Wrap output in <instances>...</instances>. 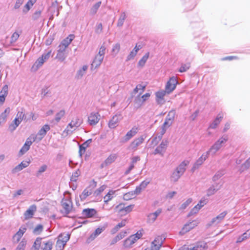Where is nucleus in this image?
Wrapping results in <instances>:
<instances>
[{
	"mask_svg": "<svg viewBox=\"0 0 250 250\" xmlns=\"http://www.w3.org/2000/svg\"><path fill=\"white\" fill-rule=\"evenodd\" d=\"M189 162L184 161L172 172L170 176V180L176 182L178 181L186 170V167L188 165Z\"/></svg>",
	"mask_w": 250,
	"mask_h": 250,
	"instance_id": "f257e3e1",
	"label": "nucleus"
},
{
	"mask_svg": "<svg viewBox=\"0 0 250 250\" xmlns=\"http://www.w3.org/2000/svg\"><path fill=\"white\" fill-rule=\"evenodd\" d=\"M228 140V137L227 135H224L219 138L215 143L210 147L209 150L207 151L208 155H211L214 156L216 153L222 147L223 145L225 144Z\"/></svg>",
	"mask_w": 250,
	"mask_h": 250,
	"instance_id": "f03ea898",
	"label": "nucleus"
},
{
	"mask_svg": "<svg viewBox=\"0 0 250 250\" xmlns=\"http://www.w3.org/2000/svg\"><path fill=\"white\" fill-rule=\"evenodd\" d=\"M82 123L83 120L78 117L73 119L63 131V135L67 136L71 134Z\"/></svg>",
	"mask_w": 250,
	"mask_h": 250,
	"instance_id": "7ed1b4c3",
	"label": "nucleus"
},
{
	"mask_svg": "<svg viewBox=\"0 0 250 250\" xmlns=\"http://www.w3.org/2000/svg\"><path fill=\"white\" fill-rule=\"evenodd\" d=\"M42 238L38 237L34 242L33 247L36 250H39L41 246L42 250H51L52 249L53 243L51 241H42Z\"/></svg>",
	"mask_w": 250,
	"mask_h": 250,
	"instance_id": "20e7f679",
	"label": "nucleus"
},
{
	"mask_svg": "<svg viewBox=\"0 0 250 250\" xmlns=\"http://www.w3.org/2000/svg\"><path fill=\"white\" fill-rule=\"evenodd\" d=\"M208 247L206 243L200 242L197 243L194 247L185 245L180 250H207Z\"/></svg>",
	"mask_w": 250,
	"mask_h": 250,
	"instance_id": "39448f33",
	"label": "nucleus"
},
{
	"mask_svg": "<svg viewBox=\"0 0 250 250\" xmlns=\"http://www.w3.org/2000/svg\"><path fill=\"white\" fill-rule=\"evenodd\" d=\"M168 144V141L167 139L163 140L161 144L155 148L153 154L154 155L159 154L163 156L165 153Z\"/></svg>",
	"mask_w": 250,
	"mask_h": 250,
	"instance_id": "423d86ee",
	"label": "nucleus"
},
{
	"mask_svg": "<svg viewBox=\"0 0 250 250\" xmlns=\"http://www.w3.org/2000/svg\"><path fill=\"white\" fill-rule=\"evenodd\" d=\"M198 224V222L197 220H193L186 224L182 228L181 230L179 232V234L181 235L185 234L197 226Z\"/></svg>",
	"mask_w": 250,
	"mask_h": 250,
	"instance_id": "0eeeda50",
	"label": "nucleus"
},
{
	"mask_svg": "<svg viewBox=\"0 0 250 250\" xmlns=\"http://www.w3.org/2000/svg\"><path fill=\"white\" fill-rule=\"evenodd\" d=\"M134 207V205H130L125 207L124 204H120L115 207L116 211L123 213L124 214L131 211Z\"/></svg>",
	"mask_w": 250,
	"mask_h": 250,
	"instance_id": "6e6552de",
	"label": "nucleus"
},
{
	"mask_svg": "<svg viewBox=\"0 0 250 250\" xmlns=\"http://www.w3.org/2000/svg\"><path fill=\"white\" fill-rule=\"evenodd\" d=\"M122 118L123 117L121 113H117L113 116L112 119L109 121V127L110 128H115L118 126L119 122Z\"/></svg>",
	"mask_w": 250,
	"mask_h": 250,
	"instance_id": "1a4fd4ad",
	"label": "nucleus"
},
{
	"mask_svg": "<svg viewBox=\"0 0 250 250\" xmlns=\"http://www.w3.org/2000/svg\"><path fill=\"white\" fill-rule=\"evenodd\" d=\"M163 243L162 238L158 236L151 243L150 248H147L144 250H159Z\"/></svg>",
	"mask_w": 250,
	"mask_h": 250,
	"instance_id": "9d476101",
	"label": "nucleus"
},
{
	"mask_svg": "<svg viewBox=\"0 0 250 250\" xmlns=\"http://www.w3.org/2000/svg\"><path fill=\"white\" fill-rule=\"evenodd\" d=\"M178 83L176 79L173 77L167 82L166 85V90L167 93L169 94L173 91Z\"/></svg>",
	"mask_w": 250,
	"mask_h": 250,
	"instance_id": "9b49d317",
	"label": "nucleus"
},
{
	"mask_svg": "<svg viewBox=\"0 0 250 250\" xmlns=\"http://www.w3.org/2000/svg\"><path fill=\"white\" fill-rule=\"evenodd\" d=\"M58 48L56 58L61 62H63L67 57V53L66 52L67 48L61 46L60 45L58 46Z\"/></svg>",
	"mask_w": 250,
	"mask_h": 250,
	"instance_id": "f8f14e48",
	"label": "nucleus"
},
{
	"mask_svg": "<svg viewBox=\"0 0 250 250\" xmlns=\"http://www.w3.org/2000/svg\"><path fill=\"white\" fill-rule=\"evenodd\" d=\"M100 119V115L98 112H92L88 118V122L90 125H96Z\"/></svg>",
	"mask_w": 250,
	"mask_h": 250,
	"instance_id": "ddd939ff",
	"label": "nucleus"
},
{
	"mask_svg": "<svg viewBox=\"0 0 250 250\" xmlns=\"http://www.w3.org/2000/svg\"><path fill=\"white\" fill-rule=\"evenodd\" d=\"M35 140L36 138H34V137L33 138V140H31V138H28L26 139L25 144L20 150V155H22L25 153H26L29 149L30 146L32 144L33 142L35 141Z\"/></svg>",
	"mask_w": 250,
	"mask_h": 250,
	"instance_id": "4468645a",
	"label": "nucleus"
},
{
	"mask_svg": "<svg viewBox=\"0 0 250 250\" xmlns=\"http://www.w3.org/2000/svg\"><path fill=\"white\" fill-rule=\"evenodd\" d=\"M26 230V228L25 227L22 226L19 229V231L13 236L12 239L13 243H18L23 234L25 232Z\"/></svg>",
	"mask_w": 250,
	"mask_h": 250,
	"instance_id": "2eb2a0df",
	"label": "nucleus"
},
{
	"mask_svg": "<svg viewBox=\"0 0 250 250\" xmlns=\"http://www.w3.org/2000/svg\"><path fill=\"white\" fill-rule=\"evenodd\" d=\"M62 206L64 209V212L68 214L70 212L72 208V203L71 201L62 199Z\"/></svg>",
	"mask_w": 250,
	"mask_h": 250,
	"instance_id": "dca6fc26",
	"label": "nucleus"
},
{
	"mask_svg": "<svg viewBox=\"0 0 250 250\" xmlns=\"http://www.w3.org/2000/svg\"><path fill=\"white\" fill-rule=\"evenodd\" d=\"M175 116V112L174 110H171L168 113L167 117L165 119V122L163 124H164V126H170L174 119Z\"/></svg>",
	"mask_w": 250,
	"mask_h": 250,
	"instance_id": "f3484780",
	"label": "nucleus"
},
{
	"mask_svg": "<svg viewBox=\"0 0 250 250\" xmlns=\"http://www.w3.org/2000/svg\"><path fill=\"white\" fill-rule=\"evenodd\" d=\"M50 126L48 125H45L39 131L36 137L35 138L38 139L39 140H41L44 136L46 135L47 131L50 130Z\"/></svg>",
	"mask_w": 250,
	"mask_h": 250,
	"instance_id": "a211bd4d",
	"label": "nucleus"
},
{
	"mask_svg": "<svg viewBox=\"0 0 250 250\" xmlns=\"http://www.w3.org/2000/svg\"><path fill=\"white\" fill-rule=\"evenodd\" d=\"M137 128L136 127H133L132 129L128 131L126 135L122 138V142L125 143L129 141L132 137L135 136L137 133Z\"/></svg>",
	"mask_w": 250,
	"mask_h": 250,
	"instance_id": "6ab92c4d",
	"label": "nucleus"
},
{
	"mask_svg": "<svg viewBox=\"0 0 250 250\" xmlns=\"http://www.w3.org/2000/svg\"><path fill=\"white\" fill-rule=\"evenodd\" d=\"M107 225L105 224L102 227L98 228L95 231L92 233L89 237L88 238V240L91 241L95 239L99 235H100L103 231H104L105 228L107 227Z\"/></svg>",
	"mask_w": 250,
	"mask_h": 250,
	"instance_id": "aec40b11",
	"label": "nucleus"
},
{
	"mask_svg": "<svg viewBox=\"0 0 250 250\" xmlns=\"http://www.w3.org/2000/svg\"><path fill=\"white\" fill-rule=\"evenodd\" d=\"M36 210L37 207L35 205H33L30 206L28 209L24 213L25 219L31 218L34 215V214L36 212Z\"/></svg>",
	"mask_w": 250,
	"mask_h": 250,
	"instance_id": "412c9836",
	"label": "nucleus"
},
{
	"mask_svg": "<svg viewBox=\"0 0 250 250\" xmlns=\"http://www.w3.org/2000/svg\"><path fill=\"white\" fill-rule=\"evenodd\" d=\"M162 209L159 208L153 213H149L147 215V221L149 223H153L156 220L157 217L161 213Z\"/></svg>",
	"mask_w": 250,
	"mask_h": 250,
	"instance_id": "4be33fe9",
	"label": "nucleus"
},
{
	"mask_svg": "<svg viewBox=\"0 0 250 250\" xmlns=\"http://www.w3.org/2000/svg\"><path fill=\"white\" fill-rule=\"evenodd\" d=\"M208 154L206 153V154H203L195 163L194 166L191 168V170L194 171L195 169L198 168L199 166H200L203 162L207 159L208 157Z\"/></svg>",
	"mask_w": 250,
	"mask_h": 250,
	"instance_id": "5701e85b",
	"label": "nucleus"
},
{
	"mask_svg": "<svg viewBox=\"0 0 250 250\" xmlns=\"http://www.w3.org/2000/svg\"><path fill=\"white\" fill-rule=\"evenodd\" d=\"M142 46L141 45H136L133 49L130 52V53L126 57V61H129L131 60H132L134 58V57L137 55L138 51L142 48Z\"/></svg>",
	"mask_w": 250,
	"mask_h": 250,
	"instance_id": "b1692460",
	"label": "nucleus"
},
{
	"mask_svg": "<svg viewBox=\"0 0 250 250\" xmlns=\"http://www.w3.org/2000/svg\"><path fill=\"white\" fill-rule=\"evenodd\" d=\"M97 213V211L94 208H85L82 211V215L86 218L93 217Z\"/></svg>",
	"mask_w": 250,
	"mask_h": 250,
	"instance_id": "393cba45",
	"label": "nucleus"
},
{
	"mask_svg": "<svg viewBox=\"0 0 250 250\" xmlns=\"http://www.w3.org/2000/svg\"><path fill=\"white\" fill-rule=\"evenodd\" d=\"M29 162H22L12 170L13 174L22 170L24 168L27 167L29 165Z\"/></svg>",
	"mask_w": 250,
	"mask_h": 250,
	"instance_id": "a878e982",
	"label": "nucleus"
},
{
	"mask_svg": "<svg viewBox=\"0 0 250 250\" xmlns=\"http://www.w3.org/2000/svg\"><path fill=\"white\" fill-rule=\"evenodd\" d=\"M91 142L92 139H89L80 146L79 155L80 156H82V155L84 153L86 148L89 146V145L91 143Z\"/></svg>",
	"mask_w": 250,
	"mask_h": 250,
	"instance_id": "bb28decb",
	"label": "nucleus"
},
{
	"mask_svg": "<svg viewBox=\"0 0 250 250\" xmlns=\"http://www.w3.org/2000/svg\"><path fill=\"white\" fill-rule=\"evenodd\" d=\"M144 139L143 137H140L138 138L135 139L131 142L129 146V148L131 149H136L139 146L143 143Z\"/></svg>",
	"mask_w": 250,
	"mask_h": 250,
	"instance_id": "cd10ccee",
	"label": "nucleus"
},
{
	"mask_svg": "<svg viewBox=\"0 0 250 250\" xmlns=\"http://www.w3.org/2000/svg\"><path fill=\"white\" fill-rule=\"evenodd\" d=\"M74 38L73 35H70L68 37L63 40L60 45L67 48Z\"/></svg>",
	"mask_w": 250,
	"mask_h": 250,
	"instance_id": "c85d7f7f",
	"label": "nucleus"
},
{
	"mask_svg": "<svg viewBox=\"0 0 250 250\" xmlns=\"http://www.w3.org/2000/svg\"><path fill=\"white\" fill-rule=\"evenodd\" d=\"M103 56H100V55H96L91 64L92 67H94L95 68L99 67L101 63L102 62L103 59Z\"/></svg>",
	"mask_w": 250,
	"mask_h": 250,
	"instance_id": "c756f323",
	"label": "nucleus"
},
{
	"mask_svg": "<svg viewBox=\"0 0 250 250\" xmlns=\"http://www.w3.org/2000/svg\"><path fill=\"white\" fill-rule=\"evenodd\" d=\"M116 158L117 157L115 154L109 155L104 162L101 164V167H104L111 164L115 161Z\"/></svg>",
	"mask_w": 250,
	"mask_h": 250,
	"instance_id": "7c9ffc66",
	"label": "nucleus"
},
{
	"mask_svg": "<svg viewBox=\"0 0 250 250\" xmlns=\"http://www.w3.org/2000/svg\"><path fill=\"white\" fill-rule=\"evenodd\" d=\"M45 62V61L42 57L39 58L33 64L32 70L34 71H37L39 67L42 66Z\"/></svg>",
	"mask_w": 250,
	"mask_h": 250,
	"instance_id": "2f4dec72",
	"label": "nucleus"
},
{
	"mask_svg": "<svg viewBox=\"0 0 250 250\" xmlns=\"http://www.w3.org/2000/svg\"><path fill=\"white\" fill-rule=\"evenodd\" d=\"M223 118V114L222 113H219L217 117L215 119L212 123L210 125V128L212 129L216 128L217 125L220 123Z\"/></svg>",
	"mask_w": 250,
	"mask_h": 250,
	"instance_id": "473e14b6",
	"label": "nucleus"
},
{
	"mask_svg": "<svg viewBox=\"0 0 250 250\" xmlns=\"http://www.w3.org/2000/svg\"><path fill=\"white\" fill-rule=\"evenodd\" d=\"M228 213L227 211H224L219 214L218 216H217L216 217L213 218L211 220V223H220L222 220H223L225 216Z\"/></svg>",
	"mask_w": 250,
	"mask_h": 250,
	"instance_id": "72a5a7b5",
	"label": "nucleus"
},
{
	"mask_svg": "<svg viewBox=\"0 0 250 250\" xmlns=\"http://www.w3.org/2000/svg\"><path fill=\"white\" fill-rule=\"evenodd\" d=\"M24 110L23 108H21V110L18 111L16 115V118L21 120V121H22L23 120L27 121L28 120L25 116V115L24 113Z\"/></svg>",
	"mask_w": 250,
	"mask_h": 250,
	"instance_id": "f704fd0d",
	"label": "nucleus"
},
{
	"mask_svg": "<svg viewBox=\"0 0 250 250\" xmlns=\"http://www.w3.org/2000/svg\"><path fill=\"white\" fill-rule=\"evenodd\" d=\"M87 69L88 66L87 65H83L82 69H80L77 71L76 78L78 79H81L85 74Z\"/></svg>",
	"mask_w": 250,
	"mask_h": 250,
	"instance_id": "c9c22d12",
	"label": "nucleus"
},
{
	"mask_svg": "<svg viewBox=\"0 0 250 250\" xmlns=\"http://www.w3.org/2000/svg\"><path fill=\"white\" fill-rule=\"evenodd\" d=\"M62 235H60L59 236V239L57 241L56 245V250H63L65 245H66L61 240V238H62Z\"/></svg>",
	"mask_w": 250,
	"mask_h": 250,
	"instance_id": "e433bc0d",
	"label": "nucleus"
},
{
	"mask_svg": "<svg viewBox=\"0 0 250 250\" xmlns=\"http://www.w3.org/2000/svg\"><path fill=\"white\" fill-rule=\"evenodd\" d=\"M220 186L218 188H215L214 185H212L207 190V196H210L215 194V193L220 188Z\"/></svg>",
	"mask_w": 250,
	"mask_h": 250,
	"instance_id": "4c0bfd02",
	"label": "nucleus"
},
{
	"mask_svg": "<svg viewBox=\"0 0 250 250\" xmlns=\"http://www.w3.org/2000/svg\"><path fill=\"white\" fill-rule=\"evenodd\" d=\"M35 2V0H29L23 8V13H27V12L30 9L31 7L33 5Z\"/></svg>",
	"mask_w": 250,
	"mask_h": 250,
	"instance_id": "58836bf2",
	"label": "nucleus"
},
{
	"mask_svg": "<svg viewBox=\"0 0 250 250\" xmlns=\"http://www.w3.org/2000/svg\"><path fill=\"white\" fill-rule=\"evenodd\" d=\"M250 236V229L247 232L244 233L241 236L239 237L236 241V243H241L247 239Z\"/></svg>",
	"mask_w": 250,
	"mask_h": 250,
	"instance_id": "ea45409f",
	"label": "nucleus"
},
{
	"mask_svg": "<svg viewBox=\"0 0 250 250\" xmlns=\"http://www.w3.org/2000/svg\"><path fill=\"white\" fill-rule=\"evenodd\" d=\"M167 93L166 92V90L165 91H158L156 92V96L157 98V102L159 104L162 103V102L163 101V98L165 95H166V93Z\"/></svg>",
	"mask_w": 250,
	"mask_h": 250,
	"instance_id": "a19ab883",
	"label": "nucleus"
},
{
	"mask_svg": "<svg viewBox=\"0 0 250 250\" xmlns=\"http://www.w3.org/2000/svg\"><path fill=\"white\" fill-rule=\"evenodd\" d=\"M91 193L92 191L91 190L87 188L84 189L82 194L80 195L81 201H84L88 196L91 195Z\"/></svg>",
	"mask_w": 250,
	"mask_h": 250,
	"instance_id": "79ce46f5",
	"label": "nucleus"
},
{
	"mask_svg": "<svg viewBox=\"0 0 250 250\" xmlns=\"http://www.w3.org/2000/svg\"><path fill=\"white\" fill-rule=\"evenodd\" d=\"M140 95H141L139 94V95L137 96L134 100V105L136 108H139L144 103L141 98H140Z\"/></svg>",
	"mask_w": 250,
	"mask_h": 250,
	"instance_id": "37998d69",
	"label": "nucleus"
},
{
	"mask_svg": "<svg viewBox=\"0 0 250 250\" xmlns=\"http://www.w3.org/2000/svg\"><path fill=\"white\" fill-rule=\"evenodd\" d=\"M149 56V53L147 52L142 58V59L139 61L138 63V65L140 66L143 67L146 62L147 61L148 57Z\"/></svg>",
	"mask_w": 250,
	"mask_h": 250,
	"instance_id": "c03bdc74",
	"label": "nucleus"
},
{
	"mask_svg": "<svg viewBox=\"0 0 250 250\" xmlns=\"http://www.w3.org/2000/svg\"><path fill=\"white\" fill-rule=\"evenodd\" d=\"M10 112V108L9 107H7L5 109L4 111L0 115V122L4 121L6 119Z\"/></svg>",
	"mask_w": 250,
	"mask_h": 250,
	"instance_id": "a18cd8bd",
	"label": "nucleus"
},
{
	"mask_svg": "<svg viewBox=\"0 0 250 250\" xmlns=\"http://www.w3.org/2000/svg\"><path fill=\"white\" fill-rule=\"evenodd\" d=\"M27 244V241L25 238H23L19 243L15 250H24Z\"/></svg>",
	"mask_w": 250,
	"mask_h": 250,
	"instance_id": "49530a36",
	"label": "nucleus"
},
{
	"mask_svg": "<svg viewBox=\"0 0 250 250\" xmlns=\"http://www.w3.org/2000/svg\"><path fill=\"white\" fill-rule=\"evenodd\" d=\"M115 191L113 190H110L107 194L104 197V202L105 203L107 204L108 202L111 200L113 197V194Z\"/></svg>",
	"mask_w": 250,
	"mask_h": 250,
	"instance_id": "de8ad7c7",
	"label": "nucleus"
},
{
	"mask_svg": "<svg viewBox=\"0 0 250 250\" xmlns=\"http://www.w3.org/2000/svg\"><path fill=\"white\" fill-rule=\"evenodd\" d=\"M146 85H142L141 84L137 85L135 88L134 89V93H136L139 92V94L141 95L145 91Z\"/></svg>",
	"mask_w": 250,
	"mask_h": 250,
	"instance_id": "09e8293b",
	"label": "nucleus"
},
{
	"mask_svg": "<svg viewBox=\"0 0 250 250\" xmlns=\"http://www.w3.org/2000/svg\"><path fill=\"white\" fill-rule=\"evenodd\" d=\"M250 167V157L241 165L240 170L241 172L248 169Z\"/></svg>",
	"mask_w": 250,
	"mask_h": 250,
	"instance_id": "8fccbe9b",
	"label": "nucleus"
},
{
	"mask_svg": "<svg viewBox=\"0 0 250 250\" xmlns=\"http://www.w3.org/2000/svg\"><path fill=\"white\" fill-rule=\"evenodd\" d=\"M225 174L224 170H221L218 171L212 177V180L215 182L220 178L223 175Z\"/></svg>",
	"mask_w": 250,
	"mask_h": 250,
	"instance_id": "3c124183",
	"label": "nucleus"
},
{
	"mask_svg": "<svg viewBox=\"0 0 250 250\" xmlns=\"http://www.w3.org/2000/svg\"><path fill=\"white\" fill-rule=\"evenodd\" d=\"M101 4V1H99L95 4L90 9V13L91 15H94L96 13L97 10Z\"/></svg>",
	"mask_w": 250,
	"mask_h": 250,
	"instance_id": "603ef678",
	"label": "nucleus"
},
{
	"mask_svg": "<svg viewBox=\"0 0 250 250\" xmlns=\"http://www.w3.org/2000/svg\"><path fill=\"white\" fill-rule=\"evenodd\" d=\"M190 63H183L182 64L181 66L179 68V71L181 73L186 72L190 68Z\"/></svg>",
	"mask_w": 250,
	"mask_h": 250,
	"instance_id": "864d4df0",
	"label": "nucleus"
},
{
	"mask_svg": "<svg viewBox=\"0 0 250 250\" xmlns=\"http://www.w3.org/2000/svg\"><path fill=\"white\" fill-rule=\"evenodd\" d=\"M65 114V111L64 110H61L58 113L56 114L55 120L58 123L59 122L61 118L64 116Z\"/></svg>",
	"mask_w": 250,
	"mask_h": 250,
	"instance_id": "5fc2aeb1",
	"label": "nucleus"
},
{
	"mask_svg": "<svg viewBox=\"0 0 250 250\" xmlns=\"http://www.w3.org/2000/svg\"><path fill=\"white\" fill-rule=\"evenodd\" d=\"M135 197L134 193H133L132 191L125 194L123 196V198L125 200H129Z\"/></svg>",
	"mask_w": 250,
	"mask_h": 250,
	"instance_id": "6e6d98bb",
	"label": "nucleus"
},
{
	"mask_svg": "<svg viewBox=\"0 0 250 250\" xmlns=\"http://www.w3.org/2000/svg\"><path fill=\"white\" fill-rule=\"evenodd\" d=\"M81 172L79 169H77L74 173H73L70 180L73 182H76L77 180V178L80 175Z\"/></svg>",
	"mask_w": 250,
	"mask_h": 250,
	"instance_id": "4d7b16f0",
	"label": "nucleus"
},
{
	"mask_svg": "<svg viewBox=\"0 0 250 250\" xmlns=\"http://www.w3.org/2000/svg\"><path fill=\"white\" fill-rule=\"evenodd\" d=\"M43 230V226L42 225H38L34 229L33 233L35 234H39Z\"/></svg>",
	"mask_w": 250,
	"mask_h": 250,
	"instance_id": "13d9d810",
	"label": "nucleus"
},
{
	"mask_svg": "<svg viewBox=\"0 0 250 250\" xmlns=\"http://www.w3.org/2000/svg\"><path fill=\"white\" fill-rule=\"evenodd\" d=\"M120 50V44L119 43H117L113 45L112 49V52L116 55L118 53Z\"/></svg>",
	"mask_w": 250,
	"mask_h": 250,
	"instance_id": "bf43d9fd",
	"label": "nucleus"
},
{
	"mask_svg": "<svg viewBox=\"0 0 250 250\" xmlns=\"http://www.w3.org/2000/svg\"><path fill=\"white\" fill-rule=\"evenodd\" d=\"M47 169V166L45 165H43L39 169L38 171L36 173V176L39 177L41 175V174Z\"/></svg>",
	"mask_w": 250,
	"mask_h": 250,
	"instance_id": "052dcab7",
	"label": "nucleus"
},
{
	"mask_svg": "<svg viewBox=\"0 0 250 250\" xmlns=\"http://www.w3.org/2000/svg\"><path fill=\"white\" fill-rule=\"evenodd\" d=\"M192 202V199L189 198L184 203H183L180 207V209H184Z\"/></svg>",
	"mask_w": 250,
	"mask_h": 250,
	"instance_id": "680f3d73",
	"label": "nucleus"
},
{
	"mask_svg": "<svg viewBox=\"0 0 250 250\" xmlns=\"http://www.w3.org/2000/svg\"><path fill=\"white\" fill-rule=\"evenodd\" d=\"M161 139H162L160 137H158V136H155L152 139L151 142V145H153V146H157Z\"/></svg>",
	"mask_w": 250,
	"mask_h": 250,
	"instance_id": "e2e57ef3",
	"label": "nucleus"
},
{
	"mask_svg": "<svg viewBox=\"0 0 250 250\" xmlns=\"http://www.w3.org/2000/svg\"><path fill=\"white\" fill-rule=\"evenodd\" d=\"M42 12L41 10L36 11L32 15V18L33 20L36 21L38 20L41 16Z\"/></svg>",
	"mask_w": 250,
	"mask_h": 250,
	"instance_id": "0e129e2a",
	"label": "nucleus"
},
{
	"mask_svg": "<svg viewBox=\"0 0 250 250\" xmlns=\"http://www.w3.org/2000/svg\"><path fill=\"white\" fill-rule=\"evenodd\" d=\"M60 235H63V236L61 238V240L66 244V242L70 238V235L68 233L61 234Z\"/></svg>",
	"mask_w": 250,
	"mask_h": 250,
	"instance_id": "69168bd1",
	"label": "nucleus"
},
{
	"mask_svg": "<svg viewBox=\"0 0 250 250\" xmlns=\"http://www.w3.org/2000/svg\"><path fill=\"white\" fill-rule=\"evenodd\" d=\"M168 127L169 126H164V124H163L161 127V130L160 134H158L157 136L160 137L162 139L163 135L165 133Z\"/></svg>",
	"mask_w": 250,
	"mask_h": 250,
	"instance_id": "338daca9",
	"label": "nucleus"
},
{
	"mask_svg": "<svg viewBox=\"0 0 250 250\" xmlns=\"http://www.w3.org/2000/svg\"><path fill=\"white\" fill-rule=\"evenodd\" d=\"M19 36H20V35L18 32H14L11 36V43L15 42L18 40Z\"/></svg>",
	"mask_w": 250,
	"mask_h": 250,
	"instance_id": "774afa93",
	"label": "nucleus"
}]
</instances>
